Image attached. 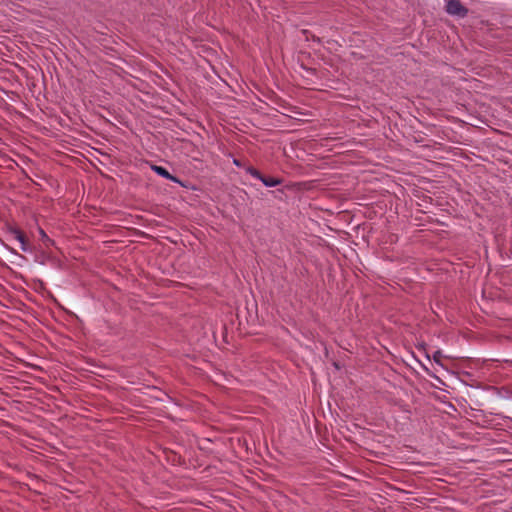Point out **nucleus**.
<instances>
[{
  "label": "nucleus",
  "instance_id": "nucleus-3",
  "mask_svg": "<svg viewBox=\"0 0 512 512\" xmlns=\"http://www.w3.org/2000/svg\"><path fill=\"white\" fill-rule=\"evenodd\" d=\"M249 173L254 177L262 181V183L267 187H275L281 184V180L275 177H266L263 176L258 170L254 168L249 169Z\"/></svg>",
  "mask_w": 512,
  "mask_h": 512
},
{
  "label": "nucleus",
  "instance_id": "nucleus-2",
  "mask_svg": "<svg viewBox=\"0 0 512 512\" xmlns=\"http://www.w3.org/2000/svg\"><path fill=\"white\" fill-rule=\"evenodd\" d=\"M10 236L19 242V247L22 251L24 252H28L30 251V245H29V241L27 240L25 234L20 231L19 229L17 228H12L10 231Z\"/></svg>",
  "mask_w": 512,
  "mask_h": 512
},
{
  "label": "nucleus",
  "instance_id": "nucleus-4",
  "mask_svg": "<svg viewBox=\"0 0 512 512\" xmlns=\"http://www.w3.org/2000/svg\"><path fill=\"white\" fill-rule=\"evenodd\" d=\"M152 170L155 173H157L159 176L163 177V178H166V179L171 180L173 182H179V180L176 177L171 175L169 173V171L166 168L162 167V166L154 165V166H152Z\"/></svg>",
  "mask_w": 512,
  "mask_h": 512
},
{
  "label": "nucleus",
  "instance_id": "nucleus-5",
  "mask_svg": "<svg viewBox=\"0 0 512 512\" xmlns=\"http://www.w3.org/2000/svg\"><path fill=\"white\" fill-rule=\"evenodd\" d=\"M441 358H442V354L440 351H436L433 355V360L436 362V363H440L441 361Z\"/></svg>",
  "mask_w": 512,
  "mask_h": 512
},
{
  "label": "nucleus",
  "instance_id": "nucleus-1",
  "mask_svg": "<svg viewBox=\"0 0 512 512\" xmlns=\"http://www.w3.org/2000/svg\"><path fill=\"white\" fill-rule=\"evenodd\" d=\"M446 11L455 16L464 17L467 15L468 10L465 8L459 0H445Z\"/></svg>",
  "mask_w": 512,
  "mask_h": 512
}]
</instances>
